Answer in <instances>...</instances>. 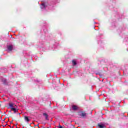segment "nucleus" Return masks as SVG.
Listing matches in <instances>:
<instances>
[{
	"mask_svg": "<svg viewBox=\"0 0 128 128\" xmlns=\"http://www.w3.org/2000/svg\"><path fill=\"white\" fill-rule=\"evenodd\" d=\"M78 114L79 116H82V118H84V116H86V113L82 111V112H78Z\"/></svg>",
	"mask_w": 128,
	"mask_h": 128,
	"instance_id": "1",
	"label": "nucleus"
},
{
	"mask_svg": "<svg viewBox=\"0 0 128 128\" xmlns=\"http://www.w3.org/2000/svg\"><path fill=\"white\" fill-rule=\"evenodd\" d=\"M8 106L9 108H10V110H12V108H14V106H16V105L14 103L10 102L8 104Z\"/></svg>",
	"mask_w": 128,
	"mask_h": 128,
	"instance_id": "2",
	"label": "nucleus"
},
{
	"mask_svg": "<svg viewBox=\"0 0 128 128\" xmlns=\"http://www.w3.org/2000/svg\"><path fill=\"white\" fill-rule=\"evenodd\" d=\"M44 116L45 118V120H49L50 119H48V114H46V112H44L42 114Z\"/></svg>",
	"mask_w": 128,
	"mask_h": 128,
	"instance_id": "3",
	"label": "nucleus"
},
{
	"mask_svg": "<svg viewBox=\"0 0 128 128\" xmlns=\"http://www.w3.org/2000/svg\"><path fill=\"white\" fill-rule=\"evenodd\" d=\"M11 110L12 112H14V114H16V112H18V109L16 108H11Z\"/></svg>",
	"mask_w": 128,
	"mask_h": 128,
	"instance_id": "4",
	"label": "nucleus"
},
{
	"mask_svg": "<svg viewBox=\"0 0 128 128\" xmlns=\"http://www.w3.org/2000/svg\"><path fill=\"white\" fill-rule=\"evenodd\" d=\"M78 108V106H75V105L72 106V110H76Z\"/></svg>",
	"mask_w": 128,
	"mask_h": 128,
	"instance_id": "5",
	"label": "nucleus"
},
{
	"mask_svg": "<svg viewBox=\"0 0 128 128\" xmlns=\"http://www.w3.org/2000/svg\"><path fill=\"white\" fill-rule=\"evenodd\" d=\"M8 50H9L10 52L12 50V45H10L7 46Z\"/></svg>",
	"mask_w": 128,
	"mask_h": 128,
	"instance_id": "6",
	"label": "nucleus"
},
{
	"mask_svg": "<svg viewBox=\"0 0 128 128\" xmlns=\"http://www.w3.org/2000/svg\"><path fill=\"white\" fill-rule=\"evenodd\" d=\"M98 128H106V126L104 125V124H98Z\"/></svg>",
	"mask_w": 128,
	"mask_h": 128,
	"instance_id": "7",
	"label": "nucleus"
},
{
	"mask_svg": "<svg viewBox=\"0 0 128 128\" xmlns=\"http://www.w3.org/2000/svg\"><path fill=\"white\" fill-rule=\"evenodd\" d=\"M24 119L25 120H26V122H30V119L28 118V116H24Z\"/></svg>",
	"mask_w": 128,
	"mask_h": 128,
	"instance_id": "8",
	"label": "nucleus"
},
{
	"mask_svg": "<svg viewBox=\"0 0 128 128\" xmlns=\"http://www.w3.org/2000/svg\"><path fill=\"white\" fill-rule=\"evenodd\" d=\"M72 64L73 66H76V62L74 60H72Z\"/></svg>",
	"mask_w": 128,
	"mask_h": 128,
	"instance_id": "9",
	"label": "nucleus"
},
{
	"mask_svg": "<svg viewBox=\"0 0 128 128\" xmlns=\"http://www.w3.org/2000/svg\"><path fill=\"white\" fill-rule=\"evenodd\" d=\"M40 8H46V5H44V4H42L41 6H40Z\"/></svg>",
	"mask_w": 128,
	"mask_h": 128,
	"instance_id": "10",
	"label": "nucleus"
},
{
	"mask_svg": "<svg viewBox=\"0 0 128 128\" xmlns=\"http://www.w3.org/2000/svg\"><path fill=\"white\" fill-rule=\"evenodd\" d=\"M3 84H8V83H6V80H2Z\"/></svg>",
	"mask_w": 128,
	"mask_h": 128,
	"instance_id": "11",
	"label": "nucleus"
},
{
	"mask_svg": "<svg viewBox=\"0 0 128 128\" xmlns=\"http://www.w3.org/2000/svg\"><path fill=\"white\" fill-rule=\"evenodd\" d=\"M38 124H38L36 126H38V128H40V126H38Z\"/></svg>",
	"mask_w": 128,
	"mask_h": 128,
	"instance_id": "12",
	"label": "nucleus"
}]
</instances>
